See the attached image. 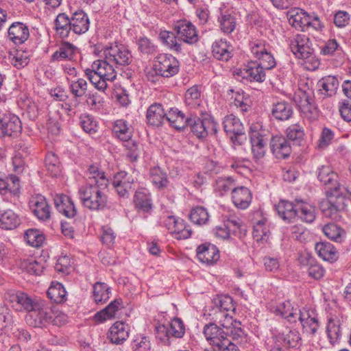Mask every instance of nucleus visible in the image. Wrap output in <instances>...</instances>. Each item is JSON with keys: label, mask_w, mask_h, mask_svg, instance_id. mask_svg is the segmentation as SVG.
<instances>
[{"label": "nucleus", "mask_w": 351, "mask_h": 351, "mask_svg": "<svg viewBox=\"0 0 351 351\" xmlns=\"http://www.w3.org/2000/svg\"><path fill=\"white\" fill-rule=\"evenodd\" d=\"M5 300L17 311L26 312L27 323L34 328H46L51 321V308L47 301L32 298L21 291L9 289L4 294Z\"/></svg>", "instance_id": "1"}, {"label": "nucleus", "mask_w": 351, "mask_h": 351, "mask_svg": "<svg viewBox=\"0 0 351 351\" xmlns=\"http://www.w3.org/2000/svg\"><path fill=\"white\" fill-rule=\"evenodd\" d=\"M86 176L88 182L79 188V199L89 210H103L108 204V197L104 190L108 186V179L104 171L94 165L89 166Z\"/></svg>", "instance_id": "2"}, {"label": "nucleus", "mask_w": 351, "mask_h": 351, "mask_svg": "<svg viewBox=\"0 0 351 351\" xmlns=\"http://www.w3.org/2000/svg\"><path fill=\"white\" fill-rule=\"evenodd\" d=\"M289 45L295 57L304 60L305 69L315 71L319 68V60L316 58L312 42L306 35H295L290 40Z\"/></svg>", "instance_id": "3"}, {"label": "nucleus", "mask_w": 351, "mask_h": 351, "mask_svg": "<svg viewBox=\"0 0 351 351\" xmlns=\"http://www.w3.org/2000/svg\"><path fill=\"white\" fill-rule=\"evenodd\" d=\"M104 59L99 60L110 66L114 71L122 70L132 62V56L129 49L123 44L111 43L104 49Z\"/></svg>", "instance_id": "4"}, {"label": "nucleus", "mask_w": 351, "mask_h": 351, "mask_svg": "<svg viewBox=\"0 0 351 351\" xmlns=\"http://www.w3.org/2000/svg\"><path fill=\"white\" fill-rule=\"evenodd\" d=\"M346 191V190L326 192L328 199L321 205L322 211L326 217L335 221L340 219L341 213L345 208V193Z\"/></svg>", "instance_id": "5"}, {"label": "nucleus", "mask_w": 351, "mask_h": 351, "mask_svg": "<svg viewBox=\"0 0 351 351\" xmlns=\"http://www.w3.org/2000/svg\"><path fill=\"white\" fill-rule=\"evenodd\" d=\"M223 126L225 132L234 145H242L246 140L244 127L240 119L234 115L226 116Z\"/></svg>", "instance_id": "6"}, {"label": "nucleus", "mask_w": 351, "mask_h": 351, "mask_svg": "<svg viewBox=\"0 0 351 351\" xmlns=\"http://www.w3.org/2000/svg\"><path fill=\"white\" fill-rule=\"evenodd\" d=\"M187 126L191 127V131L198 138H204L209 134H216L217 132V123L210 117L201 119L197 117H191Z\"/></svg>", "instance_id": "7"}, {"label": "nucleus", "mask_w": 351, "mask_h": 351, "mask_svg": "<svg viewBox=\"0 0 351 351\" xmlns=\"http://www.w3.org/2000/svg\"><path fill=\"white\" fill-rule=\"evenodd\" d=\"M85 75L90 83L95 86L103 77L109 82L114 81L117 77V71H114L105 62H101L97 60L93 62L91 69L85 70Z\"/></svg>", "instance_id": "8"}, {"label": "nucleus", "mask_w": 351, "mask_h": 351, "mask_svg": "<svg viewBox=\"0 0 351 351\" xmlns=\"http://www.w3.org/2000/svg\"><path fill=\"white\" fill-rule=\"evenodd\" d=\"M22 131L20 119L11 113L0 114V138L16 136Z\"/></svg>", "instance_id": "9"}, {"label": "nucleus", "mask_w": 351, "mask_h": 351, "mask_svg": "<svg viewBox=\"0 0 351 351\" xmlns=\"http://www.w3.org/2000/svg\"><path fill=\"white\" fill-rule=\"evenodd\" d=\"M210 344L218 348L217 351H239L238 347L227 338L224 330H202Z\"/></svg>", "instance_id": "10"}, {"label": "nucleus", "mask_w": 351, "mask_h": 351, "mask_svg": "<svg viewBox=\"0 0 351 351\" xmlns=\"http://www.w3.org/2000/svg\"><path fill=\"white\" fill-rule=\"evenodd\" d=\"M154 66L163 77H172L179 71V62L171 55H160L154 62Z\"/></svg>", "instance_id": "11"}, {"label": "nucleus", "mask_w": 351, "mask_h": 351, "mask_svg": "<svg viewBox=\"0 0 351 351\" xmlns=\"http://www.w3.org/2000/svg\"><path fill=\"white\" fill-rule=\"evenodd\" d=\"M318 180L327 188L326 192L346 190L337 181L338 176L328 165H323L317 171Z\"/></svg>", "instance_id": "12"}, {"label": "nucleus", "mask_w": 351, "mask_h": 351, "mask_svg": "<svg viewBox=\"0 0 351 351\" xmlns=\"http://www.w3.org/2000/svg\"><path fill=\"white\" fill-rule=\"evenodd\" d=\"M174 31L178 35V40L186 43L194 44L199 40L196 28L190 21H178L174 26Z\"/></svg>", "instance_id": "13"}, {"label": "nucleus", "mask_w": 351, "mask_h": 351, "mask_svg": "<svg viewBox=\"0 0 351 351\" xmlns=\"http://www.w3.org/2000/svg\"><path fill=\"white\" fill-rule=\"evenodd\" d=\"M236 75L250 82H263L266 75L265 69L258 62H250L243 68L237 70Z\"/></svg>", "instance_id": "14"}, {"label": "nucleus", "mask_w": 351, "mask_h": 351, "mask_svg": "<svg viewBox=\"0 0 351 351\" xmlns=\"http://www.w3.org/2000/svg\"><path fill=\"white\" fill-rule=\"evenodd\" d=\"M29 205L32 212L39 220L45 221L50 218V206L44 196L36 195L32 197Z\"/></svg>", "instance_id": "15"}, {"label": "nucleus", "mask_w": 351, "mask_h": 351, "mask_svg": "<svg viewBox=\"0 0 351 351\" xmlns=\"http://www.w3.org/2000/svg\"><path fill=\"white\" fill-rule=\"evenodd\" d=\"M133 182L134 179L132 176L121 171L114 175L112 185L120 197H128L132 189Z\"/></svg>", "instance_id": "16"}, {"label": "nucleus", "mask_w": 351, "mask_h": 351, "mask_svg": "<svg viewBox=\"0 0 351 351\" xmlns=\"http://www.w3.org/2000/svg\"><path fill=\"white\" fill-rule=\"evenodd\" d=\"M29 37V27L22 22L12 23L8 29V38L15 45L23 44Z\"/></svg>", "instance_id": "17"}, {"label": "nucleus", "mask_w": 351, "mask_h": 351, "mask_svg": "<svg viewBox=\"0 0 351 351\" xmlns=\"http://www.w3.org/2000/svg\"><path fill=\"white\" fill-rule=\"evenodd\" d=\"M197 257L199 261L206 265H213L219 259V251L210 243L202 244L197 247Z\"/></svg>", "instance_id": "18"}, {"label": "nucleus", "mask_w": 351, "mask_h": 351, "mask_svg": "<svg viewBox=\"0 0 351 351\" xmlns=\"http://www.w3.org/2000/svg\"><path fill=\"white\" fill-rule=\"evenodd\" d=\"M271 149L277 158H286L291 153V147L287 139L283 136H274L270 142Z\"/></svg>", "instance_id": "19"}, {"label": "nucleus", "mask_w": 351, "mask_h": 351, "mask_svg": "<svg viewBox=\"0 0 351 351\" xmlns=\"http://www.w3.org/2000/svg\"><path fill=\"white\" fill-rule=\"evenodd\" d=\"M54 204L58 212L69 219L77 214L76 208L69 197L63 194L56 195L53 199Z\"/></svg>", "instance_id": "20"}, {"label": "nucleus", "mask_w": 351, "mask_h": 351, "mask_svg": "<svg viewBox=\"0 0 351 351\" xmlns=\"http://www.w3.org/2000/svg\"><path fill=\"white\" fill-rule=\"evenodd\" d=\"M231 193L232 202L237 208L240 209L248 208L252 199V193L248 188L237 185Z\"/></svg>", "instance_id": "21"}, {"label": "nucleus", "mask_w": 351, "mask_h": 351, "mask_svg": "<svg viewBox=\"0 0 351 351\" xmlns=\"http://www.w3.org/2000/svg\"><path fill=\"white\" fill-rule=\"evenodd\" d=\"M71 19V32L80 35L86 33L89 28L90 21L88 15L83 10L75 12Z\"/></svg>", "instance_id": "22"}, {"label": "nucleus", "mask_w": 351, "mask_h": 351, "mask_svg": "<svg viewBox=\"0 0 351 351\" xmlns=\"http://www.w3.org/2000/svg\"><path fill=\"white\" fill-rule=\"evenodd\" d=\"M166 112L159 103H154L149 106L146 112L147 123L152 126L158 127L165 120Z\"/></svg>", "instance_id": "23"}, {"label": "nucleus", "mask_w": 351, "mask_h": 351, "mask_svg": "<svg viewBox=\"0 0 351 351\" xmlns=\"http://www.w3.org/2000/svg\"><path fill=\"white\" fill-rule=\"evenodd\" d=\"M134 204L138 212L149 213L152 210V202L148 190H137L134 195Z\"/></svg>", "instance_id": "24"}, {"label": "nucleus", "mask_w": 351, "mask_h": 351, "mask_svg": "<svg viewBox=\"0 0 351 351\" xmlns=\"http://www.w3.org/2000/svg\"><path fill=\"white\" fill-rule=\"evenodd\" d=\"M319 93L323 98L332 97L336 94L339 87V81L335 76L328 75L317 82Z\"/></svg>", "instance_id": "25"}, {"label": "nucleus", "mask_w": 351, "mask_h": 351, "mask_svg": "<svg viewBox=\"0 0 351 351\" xmlns=\"http://www.w3.org/2000/svg\"><path fill=\"white\" fill-rule=\"evenodd\" d=\"M77 48L67 42L62 43L51 57V62L71 60L75 56Z\"/></svg>", "instance_id": "26"}, {"label": "nucleus", "mask_w": 351, "mask_h": 351, "mask_svg": "<svg viewBox=\"0 0 351 351\" xmlns=\"http://www.w3.org/2000/svg\"><path fill=\"white\" fill-rule=\"evenodd\" d=\"M112 135L121 141L130 140L133 136L132 128L123 119L116 120L112 124Z\"/></svg>", "instance_id": "27"}, {"label": "nucleus", "mask_w": 351, "mask_h": 351, "mask_svg": "<svg viewBox=\"0 0 351 351\" xmlns=\"http://www.w3.org/2000/svg\"><path fill=\"white\" fill-rule=\"evenodd\" d=\"M189 117H186L184 114L178 108H171L166 112L165 120L169 125L178 130H181L187 126Z\"/></svg>", "instance_id": "28"}, {"label": "nucleus", "mask_w": 351, "mask_h": 351, "mask_svg": "<svg viewBox=\"0 0 351 351\" xmlns=\"http://www.w3.org/2000/svg\"><path fill=\"white\" fill-rule=\"evenodd\" d=\"M295 208L296 202L293 204L287 200H281L276 205V210L280 217L288 222L292 221L297 217L298 213Z\"/></svg>", "instance_id": "29"}, {"label": "nucleus", "mask_w": 351, "mask_h": 351, "mask_svg": "<svg viewBox=\"0 0 351 351\" xmlns=\"http://www.w3.org/2000/svg\"><path fill=\"white\" fill-rule=\"evenodd\" d=\"M122 307L121 299H115L112 301L105 308L97 312L94 319L97 323H102L104 321L113 318L116 313Z\"/></svg>", "instance_id": "30"}, {"label": "nucleus", "mask_w": 351, "mask_h": 351, "mask_svg": "<svg viewBox=\"0 0 351 351\" xmlns=\"http://www.w3.org/2000/svg\"><path fill=\"white\" fill-rule=\"evenodd\" d=\"M21 223L18 214L11 209L0 210V228L4 230H13Z\"/></svg>", "instance_id": "31"}, {"label": "nucleus", "mask_w": 351, "mask_h": 351, "mask_svg": "<svg viewBox=\"0 0 351 351\" xmlns=\"http://www.w3.org/2000/svg\"><path fill=\"white\" fill-rule=\"evenodd\" d=\"M271 113L276 119L286 121L292 116V106L289 102L285 101H276L272 105Z\"/></svg>", "instance_id": "32"}, {"label": "nucleus", "mask_w": 351, "mask_h": 351, "mask_svg": "<svg viewBox=\"0 0 351 351\" xmlns=\"http://www.w3.org/2000/svg\"><path fill=\"white\" fill-rule=\"evenodd\" d=\"M315 251L324 261L333 263L338 258V252L335 247L330 243L319 242L315 244Z\"/></svg>", "instance_id": "33"}, {"label": "nucleus", "mask_w": 351, "mask_h": 351, "mask_svg": "<svg viewBox=\"0 0 351 351\" xmlns=\"http://www.w3.org/2000/svg\"><path fill=\"white\" fill-rule=\"evenodd\" d=\"M212 47L214 57L219 60L228 61L232 57V47L225 40L215 41Z\"/></svg>", "instance_id": "34"}, {"label": "nucleus", "mask_w": 351, "mask_h": 351, "mask_svg": "<svg viewBox=\"0 0 351 351\" xmlns=\"http://www.w3.org/2000/svg\"><path fill=\"white\" fill-rule=\"evenodd\" d=\"M297 217L306 223H312L315 219V209L311 204L296 200Z\"/></svg>", "instance_id": "35"}, {"label": "nucleus", "mask_w": 351, "mask_h": 351, "mask_svg": "<svg viewBox=\"0 0 351 351\" xmlns=\"http://www.w3.org/2000/svg\"><path fill=\"white\" fill-rule=\"evenodd\" d=\"M110 287L104 282H97L93 285L92 299L97 304H102L110 298Z\"/></svg>", "instance_id": "36"}, {"label": "nucleus", "mask_w": 351, "mask_h": 351, "mask_svg": "<svg viewBox=\"0 0 351 351\" xmlns=\"http://www.w3.org/2000/svg\"><path fill=\"white\" fill-rule=\"evenodd\" d=\"M301 112L308 119H315L318 116V110L313 99L304 94L303 99L298 104Z\"/></svg>", "instance_id": "37"}, {"label": "nucleus", "mask_w": 351, "mask_h": 351, "mask_svg": "<svg viewBox=\"0 0 351 351\" xmlns=\"http://www.w3.org/2000/svg\"><path fill=\"white\" fill-rule=\"evenodd\" d=\"M54 23L55 29L62 38L69 36L71 32V19L65 13H60L56 16Z\"/></svg>", "instance_id": "38"}, {"label": "nucleus", "mask_w": 351, "mask_h": 351, "mask_svg": "<svg viewBox=\"0 0 351 351\" xmlns=\"http://www.w3.org/2000/svg\"><path fill=\"white\" fill-rule=\"evenodd\" d=\"M299 319L302 327L310 329H317L319 326L317 315L313 311L303 309L300 311L297 319Z\"/></svg>", "instance_id": "39"}, {"label": "nucleus", "mask_w": 351, "mask_h": 351, "mask_svg": "<svg viewBox=\"0 0 351 351\" xmlns=\"http://www.w3.org/2000/svg\"><path fill=\"white\" fill-rule=\"evenodd\" d=\"M236 186L237 182L232 177H221L215 180L214 190L220 196H223L229 191H232Z\"/></svg>", "instance_id": "40"}, {"label": "nucleus", "mask_w": 351, "mask_h": 351, "mask_svg": "<svg viewBox=\"0 0 351 351\" xmlns=\"http://www.w3.org/2000/svg\"><path fill=\"white\" fill-rule=\"evenodd\" d=\"M47 296L55 303L60 304L66 300V291L60 282H52L47 291Z\"/></svg>", "instance_id": "41"}, {"label": "nucleus", "mask_w": 351, "mask_h": 351, "mask_svg": "<svg viewBox=\"0 0 351 351\" xmlns=\"http://www.w3.org/2000/svg\"><path fill=\"white\" fill-rule=\"evenodd\" d=\"M252 152L254 157L259 160L265 154L266 141L258 133H254L251 136Z\"/></svg>", "instance_id": "42"}, {"label": "nucleus", "mask_w": 351, "mask_h": 351, "mask_svg": "<svg viewBox=\"0 0 351 351\" xmlns=\"http://www.w3.org/2000/svg\"><path fill=\"white\" fill-rule=\"evenodd\" d=\"M45 167L47 173L51 177H58L61 173L60 162L58 156L53 152H49L45 157Z\"/></svg>", "instance_id": "43"}, {"label": "nucleus", "mask_w": 351, "mask_h": 351, "mask_svg": "<svg viewBox=\"0 0 351 351\" xmlns=\"http://www.w3.org/2000/svg\"><path fill=\"white\" fill-rule=\"evenodd\" d=\"M275 313L287 319L290 323L295 322L298 315V310L293 309L289 302L280 304L276 307Z\"/></svg>", "instance_id": "44"}, {"label": "nucleus", "mask_w": 351, "mask_h": 351, "mask_svg": "<svg viewBox=\"0 0 351 351\" xmlns=\"http://www.w3.org/2000/svg\"><path fill=\"white\" fill-rule=\"evenodd\" d=\"M322 231L329 239L338 243L342 241L345 234L344 230L333 223L326 224L323 227Z\"/></svg>", "instance_id": "45"}, {"label": "nucleus", "mask_w": 351, "mask_h": 351, "mask_svg": "<svg viewBox=\"0 0 351 351\" xmlns=\"http://www.w3.org/2000/svg\"><path fill=\"white\" fill-rule=\"evenodd\" d=\"M159 38L170 49L176 52H181V43H179L178 36H176L174 33L169 31H161Z\"/></svg>", "instance_id": "46"}, {"label": "nucleus", "mask_w": 351, "mask_h": 351, "mask_svg": "<svg viewBox=\"0 0 351 351\" xmlns=\"http://www.w3.org/2000/svg\"><path fill=\"white\" fill-rule=\"evenodd\" d=\"M24 239L28 245L34 247H40L44 241L43 234L37 229H28L24 234Z\"/></svg>", "instance_id": "47"}, {"label": "nucleus", "mask_w": 351, "mask_h": 351, "mask_svg": "<svg viewBox=\"0 0 351 351\" xmlns=\"http://www.w3.org/2000/svg\"><path fill=\"white\" fill-rule=\"evenodd\" d=\"M286 134L289 140L295 144L300 145L304 140V130L300 124H292L287 128Z\"/></svg>", "instance_id": "48"}, {"label": "nucleus", "mask_w": 351, "mask_h": 351, "mask_svg": "<svg viewBox=\"0 0 351 351\" xmlns=\"http://www.w3.org/2000/svg\"><path fill=\"white\" fill-rule=\"evenodd\" d=\"M265 222L266 219H262L254 223L252 236L257 241H267L268 239L269 231Z\"/></svg>", "instance_id": "49"}, {"label": "nucleus", "mask_w": 351, "mask_h": 351, "mask_svg": "<svg viewBox=\"0 0 351 351\" xmlns=\"http://www.w3.org/2000/svg\"><path fill=\"white\" fill-rule=\"evenodd\" d=\"M6 184L8 191V197H11L10 201H14L19 196L20 193V180L15 175H10L6 178Z\"/></svg>", "instance_id": "50"}, {"label": "nucleus", "mask_w": 351, "mask_h": 351, "mask_svg": "<svg viewBox=\"0 0 351 351\" xmlns=\"http://www.w3.org/2000/svg\"><path fill=\"white\" fill-rule=\"evenodd\" d=\"M185 330H156V338L162 343L169 345L173 339L181 338Z\"/></svg>", "instance_id": "51"}, {"label": "nucleus", "mask_w": 351, "mask_h": 351, "mask_svg": "<svg viewBox=\"0 0 351 351\" xmlns=\"http://www.w3.org/2000/svg\"><path fill=\"white\" fill-rule=\"evenodd\" d=\"M87 87V82L83 78L71 80L69 84L70 91L75 97H82L86 95Z\"/></svg>", "instance_id": "52"}, {"label": "nucleus", "mask_w": 351, "mask_h": 351, "mask_svg": "<svg viewBox=\"0 0 351 351\" xmlns=\"http://www.w3.org/2000/svg\"><path fill=\"white\" fill-rule=\"evenodd\" d=\"M189 217L193 223L200 226L206 223L209 218L206 209L202 206L193 208Z\"/></svg>", "instance_id": "53"}, {"label": "nucleus", "mask_w": 351, "mask_h": 351, "mask_svg": "<svg viewBox=\"0 0 351 351\" xmlns=\"http://www.w3.org/2000/svg\"><path fill=\"white\" fill-rule=\"evenodd\" d=\"M21 267L28 274L40 276L44 269V266L34 258H28L21 263Z\"/></svg>", "instance_id": "54"}, {"label": "nucleus", "mask_w": 351, "mask_h": 351, "mask_svg": "<svg viewBox=\"0 0 351 351\" xmlns=\"http://www.w3.org/2000/svg\"><path fill=\"white\" fill-rule=\"evenodd\" d=\"M200 91L197 86L189 88L185 93V103L191 108H196L201 104Z\"/></svg>", "instance_id": "55"}, {"label": "nucleus", "mask_w": 351, "mask_h": 351, "mask_svg": "<svg viewBox=\"0 0 351 351\" xmlns=\"http://www.w3.org/2000/svg\"><path fill=\"white\" fill-rule=\"evenodd\" d=\"M150 178L152 183L158 189L164 188L167 185L166 173L159 167L151 169Z\"/></svg>", "instance_id": "56"}, {"label": "nucleus", "mask_w": 351, "mask_h": 351, "mask_svg": "<svg viewBox=\"0 0 351 351\" xmlns=\"http://www.w3.org/2000/svg\"><path fill=\"white\" fill-rule=\"evenodd\" d=\"M219 22L221 31L227 34H231L237 25L235 18L230 14H221L219 17Z\"/></svg>", "instance_id": "57"}, {"label": "nucleus", "mask_w": 351, "mask_h": 351, "mask_svg": "<svg viewBox=\"0 0 351 351\" xmlns=\"http://www.w3.org/2000/svg\"><path fill=\"white\" fill-rule=\"evenodd\" d=\"M174 229L175 232H172L171 234L177 239H186L191 235V229L182 219H179Z\"/></svg>", "instance_id": "58"}, {"label": "nucleus", "mask_w": 351, "mask_h": 351, "mask_svg": "<svg viewBox=\"0 0 351 351\" xmlns=\"http://www.w3.org/2000/svg\"><path fill=\"white\" fill-rule=\"evenodd\" d=\"M283 341L290 348H299L302 344V338L298 330H286L283 333Z\"/></svg>", "instance_id": "59"}, {"label": "nucleus", "mask_w": 351, "mask_h": 351, "mask_svg": "<svg viewBox=\"0 0 351 351\" xmlns=\"http://www.w3.org/2000/svg\"><path fill=\"white\" fill-rule=\"evenodd\" d=\"M80 119V125L86 132L95 134L97 131V122L95 120L93 117L88 114H84L82 115Z\"/></svg>", "instance_id": "60"}, {"label": "nucleus", "mask_w": 351, "mask_h": 351, "mask_svg": "<svg viewBox=\"0 0 351 351\" xmlns=\"http://www.w3.org/2000/svg\"><path fill=\"white\" fill-rule=\"evenodd\" d=\"M215 305L223 311H234V306L232 298L228 295H221L214 300Z\"/></svg>", "instance_id": "61"}, {"label": "nucleus", "mask_w": 351, "mask_h": 351, "mask_svg": "<svg viewBox=\"0 0 351 351\" xmlns=\"http://www.w3.org/2000/svg\"><path fill=\"white\" fill-rule=\"evenodd\" d=\"M138 50L144 54H154L156 51V46L150 39L145 36L140 37L137 41Z\"/></svg>", "instance_id": "62"}, {"label": "nucleus", "mask_w": 351, "mask_h": 351, "mask_svg": "<svg viewBox=\"0 0 351 351\" xmlns=\"http://www.w3.org/2000/svg\"><path fill=\"white\" fill-rule=\"evenodd\" d=\"M124 147L128 150L127 156L131 161H136L140 156L141 149L138 144L132 138L123 141Z\"/></svg>", "instance_id": "63"}, {"label": "nucleus", "mask_w": 351, "mask_h": 351, "mask_svg": "<svg viewBox=\"0 0 351 351\" xmlns=\"http://www.w3.org/2000/svg\"><path fill=\"white\" fill-rule=\"evenodd\" d=\"M132 348L135 351H148L151 348L150 341L146 336L137 335L133 340Z\"/></svg>", "instance_id": "64"}]
</instances>
